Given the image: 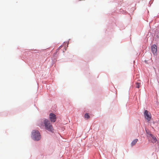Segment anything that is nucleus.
<instances>
[{
    "label": "nucleus",
    "instance_id": "nucleus-1",
    "mask_svg": "<svg viewBox=\"0 0 159 159\" xmlns=\"http://www.w3.org/2000/svg\"><path fill=\"white\" fill-rule=\"evenodd\" d=\"M45 129L48 131L53 132L54 129L50 121L47 119H45L43 121Z\"/></svg>",
    "mask_w": 159,
    "mask_h": 159
},
{
    "label": "nucleus",
    "instance_id": "nucleus-2",
    "mask_svg": "<svg viewBox=\"0 0 159 159\" xmlns=\"http://www.w3.org/2000/svg\"><path fill=\"white\" fill-rule=\"evenodd\" d=\"M31 137L35 140L38 141L41 138L40 134L39 132L37 130H33L32 132Z\"/></svg>",
    "mask_w": 159,
    "mask_h": 159
},
{
    "label": "nucleus",
    "instance_id": "nucleus-3",
    "mask_svg": "<svg viewBox=\"0 0 159 159\" xmlns=\"http://www.w3.org/2000/svg\"><path fill=\"white\" fill-rule=\"evenodd\" d=\"M144 115L145 118L148 121H149L151 118V115L150 112L147 110H145L144 112Z\"/></svg>",
    "mask_w": 159,
    "mask_h": 159
},
{
    "label": "nucleus",
    "instance_id": "nucleus-4",
    "mask_svg": "<svg viewBox=\"0 0 159 159\" xmlns=\"http://www.w3.org/2000/svg\"><path fill=\"white\" fill-rule=\"evenodd\" d=\"M49 118L51 122H54L56 120L57 117L55 114L51 113L49 114Z\"/></svg>",
    "mask_w": 159,
    "mask_h": 159
},
{
    "label": "nucleus",
    "instance_id": "nucleus-5",
    "mask_svg": "<svg viewBox=\"0 0 159 159\" xmlns=\"http://www.w3.org/2000/svg\"><path fill=\"white\" fill-rule=\"evenodd\" d=\"M152 51L153 54L156 53L157 52V46L155 45L154 44L151 47Z\"/></svg>",
    "mask_w": 159,
    "mask_h": 159
},
{
    "label": "nucleus",
    "instance_id": "nucleus-6",
    "mask_svg": "<svg viewBox=\"0 0 159 159\" xmlns=\"http://www.w3.org/2000/svg\"><path fill=\"white\" fill-rule=\"evenodd\" d=\"M150 137L152 138V143H155L157 141V139L156 137L154 136L152 134L151 135Z\"/></svg>",
    "mask_w": 159,
    "mask_h": 159
},
{
    "label": "nucleus",
    "instance_id": "nucleus-7",
    "mask_svg": "<svg viewBox=\"0 0 159 159\" xmlns=\"http://www.w3.org/2000/svg\"><path fill=\"white\" fill-rule=\"evenodd\" d=\"M138 141V139H134L131 143V145L132 146H133Z\"/></svg>",
    "mask_w": 159,
    "mask_h": 159
},
{
    "label": "nucleus",
    "instance_id": "nucleus-8",
    "mask_svg": "<svg viewBox=\"0 0 159 159\" xmlns=\"http://www.w3.org/2000/svg\"><path fill=\"white\" fill-rule=\"evenodd\" d=\"M141 85V83L140 81H138L136 83V88H139Z\"/></svg>",
    "mask_w": 159,
    "mask_h": 159
},
{
    "label": "nucleus",
    "instance_id": "nucleus-9",
    "mask_svg": "<svg viewBox=\"0 0 159 159\" xmlns=\"http://www.w3.org/2000/svg\"><path fill=\"white\" fill-rule=\"evenodd\" d=\"M145 131L146 133L148 134L147 136L149 137V136H151V135H152V134H151L150 131L147 129H145Z\"/></svg>",
    "mask_w": 159,
    "mask_h": 159
},
{
    "label": "nucleus",
    "instance_id": "nucleus-10",
    "mask_svg": "<svg viewBox=\"0 0 159 159\" xmlns=\"http://www.w3.org/2000/svg\"><path fill=\"white\" fill-rule=\"evenodd\" d=\"M84 117L85 118L88 119L90 117V116L88 113H86L84 115Z\"/></svg>",
    "mask_w": 159,
    "mask_h": 159
}]
</instances>
